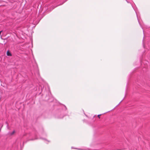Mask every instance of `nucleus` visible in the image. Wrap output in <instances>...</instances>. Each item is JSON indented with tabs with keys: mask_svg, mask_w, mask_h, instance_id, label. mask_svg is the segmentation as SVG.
I'll return each mask as SVG.
<instances>
[{
	"mask_svg": "<svg viewBox=\"0 0 150 150\" xmlns=\"http://www.w3.org/2000/svg\"><path fill=\"white\" fill-rule=\"evenodd\" d=\"M68 112L66 106L63 105H60L56 111L55 115V117L57 118H62L67 115Z\"/></svg>",
	"mask_w": 150,
	"mask_h": 150,
	"instance_id": "nucleus-1",
	"label": "nucleus"
},
{
	"mask_svg": "<svg viewBox=\"0 0 150 150\" xmlns=\"http://www.w3.org/2000/svg\"><path fill=\"white\" fill-rule=\"evenodd\" d=\"M27 135L29 136L30 137H34V138L29 139V140H33L35 139H41L42 138L41 137H38L37 136V133L35 131H33L32 133H30Z\"/></svg>",
	"mask_w": 150,
	"mask_h": 150,
	"instance_id": "nucleus-2",
	"label": "nucleus"
},
{
	"mask_svg": "<svg viewBox=\"0 0 150 150\" xmlns=\"http://www.w3.org/2000/svg\"><path fill=\"white\" fill-rule=\"evenodd\" d=\"M71 149H77L80 150H90L89 148H86L85 149H76L74 148L73 147H71Z\"/></svg>",
	"mask_w": 150,
	"mask_h": 150,
	"instance_id": "nucleus-3",
	"label": "nucleus"
},
{
	"mask_svg": "<svg viewBox=\"0 0 150 150\" xmlns=\"http://www.w3.org/2000/svg\"><path fill=\"white\" fill-rule=\"evenodd\" d=\"M135 12H136V15H137V20H138V22H139V24H140V25L141 26V28H142V29H143V32H144V28H143V27L142 26H141V25H140V23H139V19H138V16H137V12H136V11H135Z\"/></svg>",
	"mask_w": 150,
	"mask_h": 150,
	"instance_id": "nucleus-4",
	"label": "nucleus"
},
{
	"mask_svg": "<svg viewBox=\"0 0 150 150\" xmlns=\"http://www.w3.org/2000/svg\"><path fill=\"white\" fill-rule=\"evenodd\" d=\"M7 54L8 56H11V53L9 52L8 51H7Z\"/></svg>",
	"mask_w": 150,
	"mask_h": 150,
	"instance_id": "nucleus-5",
	"label": "nucleus"
},
{
	"mask_svg": "<svg viewBox=\"0 0 150 150\" xmlns=\"http://www.w3.org/2000/svg\"><path fill=\"white\" fill-rule=\"evenodd\" d=\"M15 133V131L14 130L12 132L10 133L9 134L11 135H12Z\"/></svg>",
	"mask_w": 150,
	"mask_h": 150,
	"instance_id": "nucleus-6",
	"label": "nucleus"
},
{
	"mask_svg": "<svg viewBox=\"0 0 150 150\" xmlns=\"http://www.w3.org/2000/svg\"><path fill=\"white\" fill-rule=\"evenodd\" d=\"M144 38H143V47L144 48H145V46H144Z\"/></svg>",
	"mask_w": 150,
	"mask_h": 150,
	"instance_id": "nucleus-7",
	"label": "nucleus"
},
{
	"mask_svg": "<svg viewBox=\"0 0 150 150\" xmlns=\"http://www.w3.org/2000/svg\"><path fill=\"white\" fill-rule=\"evenodd\" d=\"M42 87H41V90H40V89L39 90V91H40V94L41 93V92L42 91Z\"/></svg>",
	"mask_w": 150,
	"mask_h": 150,
	"instance_id": "nucleus-8",
	"label": "nucleus"
},
{
	"mask_svg": "<svg viewBox=\"0 0 150 150\" xmlns=\"http://www.w3.org/2000/svg\"><path fill=\"white\" fill-rule=\"evenodd\" d=\"M101 115V114H100V115H98V117L99 118H100V116Z\"/></svg>",
	"mask_w": 150,
	"mask_h": 150,
	"instance_id": "nucleus-9",
	"label": "nucleus"
},
{
	"mask_svg": "<svg viewBox=\"0 0 150 150\" xmlns=\"http://www.w3.org/2000/svg\"><path fill=\"white\" fill-rule=\"evenodd\" d=\"M2 30L0 31V35L1 34V33L2 32Z\"/></svg>",
	"mask_w": 150,
	"mask_h": 150,
	"instance_id": "nucleus-10",
	"label": "nucleus"
},
{
	"mask_svg": "<svg viewBox=\"0 0 150 150\" xmlns=\"http://www.w3.org/2000/svg\"><path fill=\"white\" fill-rule=\"evenodd\" d=\"M147 63H148V62L147 61H146V64H147Z\"/></svg>",
	"mask_w": 150,
	"mask_h": 150,
	"instance_id": "nucleus-11",
	"label": "nucleus"
},
{
	"mask_svg": "<svg viewBox=\"0 0 150 150\" xmlns=\"http://www.w3.org/2000/svg\"><path fill=\"white\" fill-rule=\"evenodd\" d=\"M128 3H129V2L127 0H125Z\"/></svg>",
	"mask_w": 150,
	"mask_h": 150,
	"instance_id": "nucleus-12",
	"label": "nucleus"
},
{
	"mask_svg": "<svg viewBox=\"0 0 150 150\" xmlns=\"http://www.w3.org/2000/svg\"><path fill=\"white\" fill-rule=\"evenodd\" d=\"M3 126V125H2L1 127H2ZM2 127H1V128H0V132L1 131V128Z\"/></svg>",
	"mask_w": 150,
	"mask_h": 150,
	"instance_id": "nucleus-13",
	"label": "nucleus"
},
{
	"mask_svg": "<svg viewBox=\"0 0 150 150\" xmlns=\"http://www.w3.org/2000/svg\"><path fill=\"white\" fill-rule=\"evenodd\" d=\"M6 123L7 124V126H8V124H7V122H6Z\"/></svg>",
	"mask_w": 150,
	"mask_h": 150,
	"instance_id": "nucleus-14",
	"label": "nucleus"
},
{
	"mask_svg": "<svg viewBox=\"0 0 150 150\" xmlns=\"http://www.w3.org/2000/svg\"><path fill=\"white\" fill-rule=\"evenodd\" d=\"M145 68H146V66H145Z\"/></svg>",
	"mask_w": 150,
	"mask_h": 150,
	"instance_id": "nucleus-15",
	"label": "nucleus"
}]
</instances>
